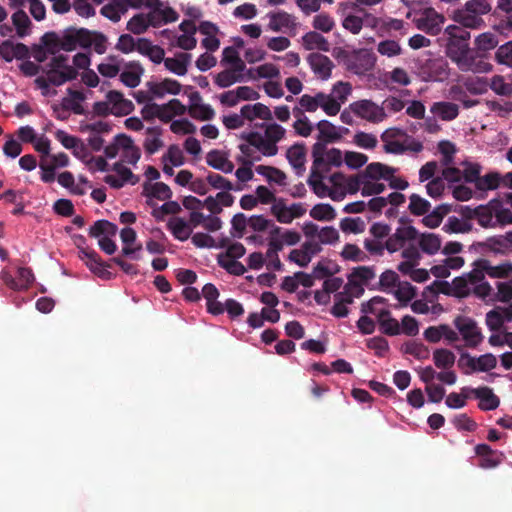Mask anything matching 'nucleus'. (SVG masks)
<instances>
[{
    "instance_id": "obj_1",
    "label": "nucleus",
    "mask_w": 512,
    "mask_h": 512,
    "mask_svg": "<svg viewBox=\"0 0 512 512\" xmlns=\"http://www.w3.org/2000/svg\"><path fill=\"white\" fill-rule=\"evenodd\" d=\"M397 169L381 162H372L355 176V184L362 196H376L383 193L386 183L396 190H405L408 181L396 175Z\"/></svg>"
},
{
    "instance_id": "obj_2",
    "label": "nucleus",
    "mask_w": 512,
    "mask_h": 512,
    "mask_svg": "<svg viewBox=\"0 0 512 512\" xmlns=\"http://www.w3.org/2000/svg\"><path fill=\"white\" fill-rule=\"evenodd\" d=\"M261 128L262 132L256 131L245 135L247 144H241L239 148L245 154L253 147L263 156H275L278 153L277 144L285 138L286 129L275 122L263 124Z\"/></svg>"
},
{
    "instance_id": "obj_3",
    "label": "nucleus",
    "mask_w": 512,
    "mask_h": 512,
    "mask_svg": "<svg viewBox=\"0 0 512 512\" xmlns=\"http://www.w3.org/2000/svg\"><path fill=\"white\" fill-rule=\"evenodd\" d=\"M78 77L76 68L69 63V58L63 54H56L47 65L44 76L35 79V85L44 96L51 93L50 85L60 86Z\"/></svg>"
},
{
    "instance_id": "obj_4",
    "label": "nucleus",
    "mask_w": 512,
    "mask_h": 512,
    "mask_svg": "<svg viewBox=\"0 0 512 512\" xmlns=\"http://www.w3.org/2000/svg\"><path fill=\"white\" fill-rule=\"evenodd\" d=\"M469 39L448 40L447 55L462 71H471L476 73H487L492 69V65L477 60L469 48Z\"/></svg>"
},
{
    "instance_id": "obj_5",
    "label": "nucleus",
    "mask_w": 512,
    "mask_h": 512,
    "mask_svg": "<svg viewBox=\"0 0 512 512\" xmlns=\"http://www.w3.org/2000/svg\"><path fill=\"white\" fill-rule=\"evenodd\" d=\"M491 9L490 0H468L463 7L453 12L452 19L465 28L477 29L484 24L483 15Z\"/></svg>"
},
{
    "instance_id": "obj_6",
    "label": "nucleus",
    "mask_w": 512,
    "mask_h": 512,
    "mask_svg": "<svg viewBox=\"0 0 512 512\" xmlns=\"http://www.w3.org/2000/svg\"><path fill=\"white\" fill-rule=\"evenodd\" d=\"M85 29L70 28L60 34L50 33L44 37L47 51L57 54L59 51H74L83 48Z\"/></svg>"
},
{
    "instance_id": "obj_7",
    "label": "nucleus",
    "mask_w": 512,
    "mask_h": 512,
    "mask_svg": "<svg viewBox=\"0 0 512 512\" xmlns=\"http://www.w3.org/2000/svg\"><path fill=\"white\" fill-rule=\"evenodd\" d=\"M384 151L391 154H402L405 151L420 152L423 149L419 141L412 139L399 128H389L381 135Z\"/></svg>"
},
{
    "instance_id": "obj_8",
    "label": "nucleus",
    "mask_w": 512,
    "mask_h": 512,
    "mask_svg": "<svg viewBox=\"0 0 512 512\" xmlns=\"http://www.w3.org/2000/svg\"><path fill=\"white\" fill-rule=\"evenodd\" d=\"M403 260L397 265V269L404 276H408L412 281L423 283L430 278V272L427 269L420 268L422 255L415 247H408L402 251Z\"/></svg>"
},
{
    "instance_id": "obj_9",
    "label": "nucleus",
    "mask_w": 512,
    "mask_h": 512,
    "mask_svg": "<svg viewBox=\"0 0 512 512\" xmlns=\"http://www.w3.org/2000/svg\"><path fill=\"white\" fill-rule=\"evenodd\" d=\"M453 325L466 347L476 348L483 342L484 336L481 328L473 318L466 315H457L453 320Z\"/></svg>"
},
{
    "instance_id": "obj_10",
    "label": "nucleus",
    "mask_w": 512,
    "mask_h": 512,
    "mask_svg": "<svg viewBox=\"0 0 512 512\" xmlns=\"http://www.w3.org/2000/svg\"><path fill=\"white\" fill-rule=\"evenodd\" d=\"M117 234L115 224L107 220L96 221L89 228V235L98 240L99 247L107 254L112 255L117 250V245L113 240Z\"/></svg>"
},
{
    "instance_id": "obj_11",
    "label": "nucleus",
    "mask_w": 512,
    "mask_h": 512,
    "mask_svg": "<svg viewBox=\"0 0 512 512\" xmlns=\"http://www.w3.org/2000/svg\"><path fill=\"white\" fill-rule=\"evenodd\" d=\"M376 55L369 49H358L345 56L344 65L350 72L362 76L371 71L376 64Z\"/></svg>"
},
{
    "instance_id": "obj_12",
    "label": "nucleus",
    "mask_w": 512,
    "mask_h": 512,
    "mask_svg": "<svg viewBox=\"0 0 512 512\" xmlns=\"http://www.w3.org/2000/svg\"><path fill=\"white\" fill-rule=\"evenodd\" d=\"M306 212L307 207L304 203H288L284 198H278L270 207L271 215L281 224H290L295 219L303 217Z\"/></svg>"
},
{
    "instance_id": "obj_13",
    "label": "nucleus",
    "mask_w": 512,
    "mask_h": 512,
    "mask_svg": "<svg viewBox=\"0 0 512 512\" xmlns=\"http://www.w3.org/2000/svg\"><path fill=\"white\" fill-rule=\"evenodd\" d=\"M312 168L327 172L331 167H340L344 163V154L338 148L323 149L320 143L313 146Z\"/></svg>"
},
{
    "instance_id": "obj_14",
    "label": "nucleus",
    "mask_w": 512,
    "mask_h": 512,
    "mask_svg": "<svg viewBox=\"0 0 512 512\" xmlns=\"http://www.w3.org/2000/svg\"><path fill=\"white\" fill-rule=\"evenodd\" d=\"M455 354L446 348H438L433 352L434 365L442 371L437 374V379L444 384H454L457 375L452 369L455 364Z\"/></svg>"
},
{
    "instance_id": "obj_15",
    "label": "nucleus",
    "mask_w": 512,
    "mask_h": 512,
    "mask_svg": "<svg viewBox=\"0 0 512 512\" xmlns=\"http://www.w3.org/2000/svg\"><path fill=\"white\" fill-rule=\"evenodd\" d=\"M482 272L492 279H509L512 277V261L504 260L493 264L487 259H478L473 263V275L479 278Z\"/></svg>"
},
{
    "instance_id": "obj_16",
    "label": "nucleus",
    "mask_w": 512,
    "mask_h": 512,
    "mask_svg": "<svg viewBox=\"0 0 512 512\" xmlns=\"http://www.w3.org/2000/svg\"><path fill=\"white\" fill-rule=\"evenodd\" d=\"M497 362V358L491 353H486L479 357L462 353L458 359V366L464 373L471 374L475 372H488L496 367Z\"/></svg>"
},
{
    "instance_id": "obj_17",
    "label": "nucleus",
    "mask_w": 512,
    "mask_h": 512,
    "mask_svg": "<svg viewBox=\"0 0 512 512\" xmlns=\"http://www.w3.org/2000/svg\"><path fill=\"white\" fill-rule=\"evenodd\" d=\"M366 24L376 30L378 35L392 34L398 32L400 36L408 33L407 24L401 20L392 17H377L370 13L365 14Z\"/></svg>"
},
{
    "instance_id": "obj_18",
    "label": "nucleus",
    "mask_w": 512,
    "mask_h": 512,
    "mask_svg": "<svg viewBox=\"0 0 512 512\" xmlns=\"http://www.w3.org/2000/svg\"><path fill=\"white\" fill-rule=\"evenodd\" d=\"M143 5L149 9L148 14L152 20L153 27L175 22L178 19V13L166 2L161 0H143Z\"/></svg>"
},
{
    "instance_id": "obj_19",
    "label": "nucleus",
    "mask_w": 512,
    "mask_h": 512,
    "mask_svg": "<svg viewBox=\"0 0 512 512\" xmlns=\"http://www.w3.org/2000/svg\"><path fill=\"white\" fill-rule=\"evenodd\" d=\"M330 184L329 198L334 201H341L347 194L357 191L355 178H347L344 174L335 172L328 177Z\"/></svg>"
},
{
    "instance_id": "obj_20",
    "label": "nucleus",
    "mask_w": 512,
    "mask_h": 512,
    "mask_svg": "<svg viewBox=\"0 0 512 512\" xmlns=\"http://www.w3.org/2000/svg\"><path fill=\"white\" fill-rule=\"evenodd\" d=\"M349 110L358 117L369 122L379 123L386 118L384 108L368 99H362L351 103L349 105Z\"/></svg>"
},
{
    "instance_id": "obj_21",
    "label": "nucleus",
    "mask_w": 512,
    "mask_h": 512,
    "mask_svg": "<svg viewBox=\"0 0 512 512\" xmlns=\"http://www.w3.org/2000/svg\"><path fill=\"white\" fill-rule=\"evenodd\" d=\"M143 0H111L102 6L100 13L112 22H119L129 9H140Z\"/></svg>"
},
{
    "instance_id": "obj_22",
    "label": "nucleus",
    "mask_w": 512,
    "mask_h": 512,
    "mask_svg": "<svg viewBox=\"0 0 512 512\" xmlns=\"http://www.w3.org/2000/svg\"><path fill=\"white\" fill-rule=\"evenodd\" d=\"M416 238L417 230L411 225L403 224L388 237L385 243V248L390 253H394L401 250L407 242L414 241Z\"/></svg>"
},
{
    "instance_id": "obj_23",
    "label": "nucleus",
    "mask_w": 512,
    "mask_h": 512,
    "mask_svg": "<svg viewBox=\"0 0 512 512\" xmlns=\"http://www.w3.org/2000/svg\"><path fill=\"white\" fill-rule=\"evenodd\" d=\"M445 18L439 14L434 8H425L419 13L415 19L416 27L430 34H437L443 25Z\"/></svg>"
},
{
    "instance_id": "obj_24",
    "label": "nucleus",
    "mask_w": 512,
    "mask_h": 512,
    "mask_svg": "<svg viewBox=\"0 0 512 512\" xmlns=\"http://www.w3.org/2000/svg\"><path fill=\"white\" fill-rule=\"evenodd\" d=\"M352 90L351 83L347 81H337L333 84L331 92L327 94L333 116L340 112L342 105L351 96Z\"/></svg>"
},
{
    "instance_id": "obj_25",
    "label": "nucleus",
    "mask_w": 512,
    "mask_h": 512,
    "mask_svg": "<svg viewBox=\"0 0 512 512\" xmlns=\"http://www.w3.org/2000/svg\"><path fill=\"white\" fill-rule=\"evenodd\" d=\"M321 250L322 246H320L318 242L307 240L300 248L293 249L289 253L288 259L300 267H305Z\"/></svg>"
},
{
    "instance_id": "obj_26",
    "label": "nucleus",
    "mask_w": 512,
    "mask_h": 512,
    "mask_svg": "<svg viewBox=\"0 0 512 512\" xmlns=\"http://www.w3.org/2000/svg\"><path fill=\"white\" fill-rule=\"evenodd\" d=\"M187 111L190 116L196 120L207 121L215 116L214 109L203 102L199 92L194 91L189 95V105Z\"/></svg>"
},
{
    "instance_id": "obj_27",
    "label": "nucleus",
    "mask_w": 512,
    "mask_h": 512,
    "mask_svg": "<svg viewBox=\"0 0 512 512\" xmlns=\"http://www.w3.org/2000/svg\"><path fill=\"white\" fill-rule=\"evenodd\" d=\"M147 87L151 99H162L167 95H178L182 88L181 84L177 80L171 78L149 82Z\"/></svg>"
},
{
    "instance_id": "obj_28",
    "label": "nucleus",
    "mask_w": 512,
    "mask_h": 512,
    "mask_svg": "<svg viewBox=\"0 0 512 512\" xmlns=\"http://www.w3.org/2000/svg\"><path fill=\"white\" fill-rule=\"evenodd\" d=\"M308 63L317 78L325 81L331 77L334 64L326 55L312 53L308 57Z\"/></svg>"
},
{
    "instance_id": "obj_29",
    "label": "nucleus",
    "mask_w": 512,
    "mask_h": 512,
    "mask_svg": "<svg viewBox=\"0 0 512 512\" xmlns=\"http://www.w3.org/2000/svg\"><path fill=\"white\" fill-rule=\"evenodd\" d=\"M110 111L115 116H126L134 110V104L131 100L116 90H111L106 94Z\"/></svg>"
},
{
    "instance_id": "obj_30",
    "label": "nucleus",
    "mask_w": 512,
    "mask_h": 512,
    "mask_svg": "<svg viewBox=\"0 0 512 512\" xmlns=\"http://www.w3.org/2000/svg\"><path fill=\"white\" fill-rule=\"evenodd\" d=\"M268 28L273 32H284L297 27L296 17L285 11L268 14Z\"/></svg>"
},
{
    "instance_id": "obj_31",
    "label": "nucleus",
    "mask_w": 512,
    "mask_h": 512,
    "mask_svg": "<svg viewBox=\"0 0 512 512\" xmlns=\"http://www.w3.org/2000/svg\"><path fill=\"white\" fill-rule=\"evenodd\" d=\"M299 104L307 112H315L321 108L326 115L333 116L326 93L319 92L313 96L304 94L300 97Z\"/></svg>"
},
{
    "instance_id": "obj_32",
    "label": "nucleus",
    "mask_w": 512,
    "mask_h": 512,
    "mask_svg": "<svg viewBox=\"0 0 512 512\" xmlns=\"http://www.w3.org/2000/svg\"><path fill=\"white\" fill-rule=\"evenodd\" d=\"M119 157L122 161L135 165L141 156L140 149L134 144V141L124 134L118 135Z\"/></svg>"
},
{
    "instance_id": "obj_33",
    "label": "nucleus",
    "mask_w": 512,
    "mask_h": 512,
    "mask_svg": "<svg viewBox=\"0 0 512 512\" xmlns=\"http://www.w3.org/2000/svg\"><path fill=\"white\" fill-rule=\"evenodd\" d=\"M143 194L147 204L156 206L157 201H165L171 197V190L162 182L147 183L144 185Z\"/></svg>"
},
{
    "instance_id": "obj_34",
    "label": "nucleus",
    "mask_w": 512,
    "mask_h": 512,
    "mask_svg": "<svg viewBox=\"0 0 512 512\" xmlns=\"http://www.w3.org/2000/svg\"><path fill=\"white\" fill-rule=\"evenodd\" d=\"M512 320V303L505 307H497L486 314L485 322L492 331H498L505 322Z\"/></svg>"
},
{
    "instance_id": "obj_35",
    "label": "nucleus",
    "mask_w": 512,
    "mask_h": 512,
    "mask_svg": "<svg viewBox=\"0 0 512 512\" xmlns=\"http://www.w3.org/2000/svg\"><path fill=\"white\" fill-rule=\"evenodd\" d=\"M144 69L137 62H129L125 65H122V69L120 71V81L129 88L137 87L143 76Z\"/></svg>"
},
{
    "instance_id": "obj_36",
    "label": "nucleus",
    "mask_w": 512,
    "mask_h": 512,
    "mask_svg": "<svg viewBox=\"0 0 512 512\" xmlns=\"http://www.w3.org/2000/svg\"><path fill=\"white\" fill-rule=\"evenodd\" d=\"M470 393L479 400L478 407L483 411L495 410L499 407L500 399L488 386L471 389Z\"/></svg>"
},
{
    "instance_id": "obj_37",
    "label": "nucleus",
    "mask_w": 512,
    "mask_h": 512,
    "mask_svg": "<svg viewBox=\"0 0 512 512\" xmlns=\"http://www.w3.org/2000/svg\"><path fill=\"white\" fill-rule=\"evenodd\" d=\"M54 135L56 140L59 141L64 148L72 150L76 157L82 158L85 156L86 149L80 138L70 135L64 130H57Z\"/></svg>"
},
{
    "instance_id": "obj_38",
    "label": "nucleus",
    "mask_w": 512,
    "mask_h": 512,
    "mask_svg": "<svg viewBox=\"0 0 512 512\" xmlns=\"http://www.w3.org/2000/svg\"><path fill=\"white\" fill-rule=\"evenodd\" d=\"M316 129L318 132L317 139L324 143L338 141L343 136V129L327 120L319 121L316 125ZM344 131H347V129H344Z\"/></svg>"
},
{
    "instance_id": "obj_39",
    "label": "nucleus",
    "mask_w": 512,
    "mask_h": 512,
    "mask_svg": "<svg viewBox=\"0 0 512 512\" xmlns=\"http://www.w3.org/2000/svg\"><path fill=\"white\" fill-rule=\"evenodd\" d=\"M190 223L187 220L180 216H172L169 218L167 222V228L173 237L179 241L188 240L193 231L191 230Z\"/></svg>"
},
{
    "instance_id": "obj_40",
    "label": "nucleus",
    "mask_w": 512,
    "mask_h": 512,
    "mask_svg": "<svg viewBox=\"0 0 512 512\" xmlns=\"http://www.w3.org/2000/svg\"><path fill=\"white\" fill-rule=\"evenodd\" d=\"M162 163L163 172L166 175L172 176L174 174V168L184 163L182 150L177 145H171L162 156Z\"/></svg>"
},
{
    "instance_id": "obj_41",
    "label": "nucleus",
    "mask_w": 512,
    "mask_h": 512,
    "mask_svg": "<svg viewBox=\"0 0 512 512\" xmlns=\"http://www.w3.org/2000/svg\"><path fill=\"white\" fill-rule=\"evenodd\" d=\"M240 112L243 119H247L248 121H254L256 119L269 121L272 119V112L270 108L260 102L244 105Z\"/></svg>"
},
{
    "instance_id": "obj_42",
    "label": "nucleus",
    "mask_w": 512,
    "mask_h": 512,
    "mask_svg": "<svg viewBox=\"0 0 512 512\" xmlns=\"http://www.w3.org/2000/svg\"><path fill=\"white\" fill-rule=\"evenodd\" d=\"M182 34L177 37L176 45L184 50H192L197 44V40L194 37L196 33V26L193 21H183L179 25Z\"/></svg>"
},
{
    "instance_id": "obj_43",
    "label": "nucleus",
    "mask_w": 512,
    "mask_h": 512,
    "mask_svg": "<svg viewBox=\"0 0 512 512\" xmlns=\"http://www.w3.org/2000/svg\"><path fill=\"white\" fill-rule=\"evenodd\" d=\"M470 277L474 280L471 292L485 302H494V289L491 284L485 280V274L482 272V276L478 278L473 275L472 269L470 271Z\"/></svg>"
},
{
    "instance_id": "obj_44",
    "label": "nucleus",
    "mask_w": 512,
    "mask_h": 512,
    "mask_svg": "<svg viewBox=\"0 0 512 512\" xmlns=\"http://www.w3.org/2000/svg\"><path fill=\"white\" fill-rule=\"evenodd\" d=\"M206 163L223 173H232L234 164L229 160L227 153L220 150H212L206 155Z\"/></svg>"
},
{
    "instance_id": "obj_45",
    "label": "nucleus",
    "mask_w": 512,
    "mask_h": 512,
    "mask_svg": "<svg viewBox=\"0 0 512 512\" xmlns=\"http://www.w3.org/2000/svg\"><path fill=\"white\" fill-rule=\"evenodd\" d=\"M198 30L205 36L202 40V45L209 51H216L220 46V41L217 37L219 33L218 27L212 22H202Z\"/></svg>"
},
{
    "instance_id": "obj_46",
    "label": "nucleus",
    "mask_w": 512,
    "mask_h": 512,
    "mask_svg": "<svg viewBox=\"0 0 512 512\" xmlns=\"http://www.w3.org/2000/svg\"><path fill=\"white\" fill-rule=\"evenodd\" d=\"M325 173V171H319L311 168V173L308 179L309 186L320 198H329L328 188H330V184L328 183V178L324 176Z\"/></svg>"
},
{
    "instance_id": "obj_47",
    "label": "nucleus",
    "mask_w": 512,
    "mask_h": 512,
    "mask_svg": "<svg viewBox=\"0 0 512 512\" xmlns=\"http://www.w3.org/2000/svg\"><path fill=\"white\" fill-rule=\"evenodd\" d=\"M133 176L130 169L123 166L121 163L114 165L113 173L107 174L104 177V182L112 188L118 189L124 186Z\"/></svg>"
},
{
    "instance_id": "obj_48",
    "label": "nucleus",
    "mask_w": 512,
    "mask_h": 512,
    "mask_svg": "<svg viewBox=\"0 0 512 512\" xmlns=\"http://www.w3.org/2000/svg\"><path fill=\"white\" fill-rule=\"evenodd\" d=\"M417 243L422 252L428 255H435L442 248V239L435 233H417Z\"/></svg>"
},
{
    "instance_id": "obj_49",
    "label": "nucleus",
    "mask_w": 512,
    "mask_h": 512,
    "mask_svg": "<svg viewBox=\"0 0 512 512\" xmlns=\"http://www.w3.org/2000/svg\"><path fill=\"white\" fill-rule=\"evenodd\" d=\"M120 239L124 255L130 256L142 250V244L137 241V233L133 228L124 227L120 231Z\"/></svg>"
},
{
    "instance_id": "obj_50",
    "label": "nucleus",
    "mask_w": 512,
    "mask_h": 512,
    "mask_svg": "<svg viewBox=\"0 0 512 512\" xmlns=\"http://www.w3.org/2000/svg\"><path fill=\"white\" fill-rule=\"evenodd\" d=\"M255 171L258 175L264 177V179L270 184V185H277V186H286L287 185V176L286 174L273 166L268 165H258L255 168Z\"/></svg>"
},
{
    "instance_id": "obj_51",
    "label": "nucleus",
    "mask_w": 512,
    "mask_h": 512,
    "mask_svg": "<svg viewBox=\"0 0 512 512\" xmlns=\"http://www.w3.org/2000/svg\"><path fill=\"white\" fill-rule=\"evenodd\" d=\"M191 56L186 53H178L174 57H168L164 60L165 68L177 75L184 76L187 74Z\"/></svg>"
},
{
    "instance_id": "obj_52",
    "label": "nucleus",
    "mask_w": 512,
    "mask_h": 512,
    "mask_svg": "<svg viewBox=\"0 0 512 512\" xmlns=\"http://www.w3.org/2000/svg\"><path fill=\"white\" fill-rule=\"evenodd\" d=\"M251 77L255 80L265 79L267 81L281 79L280 67L272 62H264L250 69Z\"/></svg>"
},
{
    "instance_id": "obj_53",
    "label": "nucleus",
    "mask_w": 512,
    "mask_h": 512,
    "mask_svg": "<svg viewBox=\"0 0 512 512\" xmlns=\"http://www.w3.org/2000/svg\"><path fill=\"white\" fill-rule=\"evenodd\" d=\"M122 65L123 59L115 55H109L98 64L97 70L103 77L114 78L118 74L120 75Z\"/></svg>"
},
{
    "instance_id": "obj_54",
    "label": "nucleus",
    "mask_w": 512,
    "mask_h": 512,
    "mask_svg": "<svg viewBox=\"0 0 512 512\" xmlns=\"http://www.w3.org/2000/svg\"><path fill=\"white\" fill-rule=\"evenodd\" d=\"M187 112V107L178 99H172L165 104H161V122L168 123L175 120V117H181Z\"/></svg>"
},
{
    "instance_id": "obj_55",
    "label": "nucleus",
    "mask_w": 512,
    "mask_h": 512,
    "mask_svg": "<svg viewBox=\"0 0 512 512\" xmlns=\"http://www.w3.org/2000/svg\"><path fill=\"white\" fill-rule=\"evenodd\" d=\"M361 311L363 314L374 316L379 320L381 317H384L389 310L385 299L380 296H375L362 304Z\"/></svg>"
},
{
    "instance_id": "obj_56",
    "label": "nucleus",
    "mask_w": 512,
    "mask_h": 512,
    "mask_svg": "<svg viewBox=\"0 0 512 512\" xmlns=\"http://www.w3.org/2000/svg\"><path fill=\"white\" fill-rule=\"evenodd\" d=\"M301 42L302 46L306 50H320L324 52H328L330 50V44L328 40L315 31H310L303 35Z\"/></svg>"
},
{
    "instance_id": "obj_57",
    "label": "nucleus",
    "mask_w": 512,
    "mask_h": 512,
    "mask_svg": "<svg viewBox=\"0 0 512 512\" xmlns=\"http://www.w3.org/2000/svg\"><path fill=\"white\" fill-rule=\"evenodd\" d=\"M28 53L27 47L24 44H14L10 41H4L0 45V56L7 62L13 59H22Z\"/></svg>"
},
{
    "instance_id": "obj_58",
    "label": "nucleus",
    "mask_w": 512,
    "mask_h": 512,
    "mask_svg": "<svg viewBox=\"0 0 512 512\" xmlns=\"http://www.w3.org/2000/svg\"><path fill=\"white\" fill-rule=\"evenodd\" d=\"M495 202L491 201L486 206H479L474 210L473 216L478 224L484 228L496 227L494 215Z\"/></svg>"
},
{
    "instance_id": "obj_59",
    "label": "nucleus",
    "mask_w": 512,
    "mask_h": 512,
    "mask_svg": "<svg viewBox=\"0 0 512 512\" xmlns=\"http://www.w3.org/2000/svg\"><path fill=\"white\" fill-rule=\"evenodd\" d=\"M430 111L443 121H451L459 114L458 105L451 102H436L431 106Z\"/></svg>"
},
{
    "instance_id": "obj_60",
    "label": "nucleus",
    "mask_w": 512,
    "mask_h": 512,
    "mask_svg": "<svg viewBox=\"0 0 512 512\" xmlns=\"http://www.w3.org/2000/svg\"><path fill=\"white\" fill-rule=\"evenodd\" d=\"M91 47L97 54H104L107 50V38L101 33L85 29L83 48Z\"/></svg>"
},
{
    "instance_id": "obj_61",
    "label": "nucleus",
    "mask_w": 512,
    "mask_h": 512,
    "mask_svg": "<svg viewBox=\"0 0 512 512\" xmlns=\"http://www.w3.org/2000/svg\"><path fill=\"white\" fill-rule=\"evenodd\" d=\"M473 281L472 277H470V272L454 278L450 285L451 293L461 298L468 296L472 291Z\"/></svg>"
},
{
    "instance_id": "obj_62",
    "label": "nucleus",
    "mask_w": 512,
    "mask_h": 512,
    "mask_svg": "<svg viewBox=\"0 0 512 512\" xmlns=\"http://www.w3.org/2000/svg\"><path fill=\"white\" fill-rule=\"evenodd\" d=\"M481 251L491 252L496 255H506L509 253L503 235L487 238L485 241L478 243Z\"/></svg>"
},
{
    "instance_id": "obj_63",
    "label": "nucleus",
    "mask_w": 512,
    "mask_h": 512,
    "mask_svg": "<svg viewBox=\"0 0 512 512\" xmlns=\"http://www.w3.org/2000/svg\"><path fill=\"white\" fill-rule=\"evenodd\" d=\"M500 186L504 187V175L498 172H490L481 176L475 185L476 189L480 191L495 190Z\"/></svg>"
},
{
    "instance_id": "obj_64",
    "label": "nucleus",
    "mask_w": 512,
    "mask_h": 512,
    "mask_svg": "<svg viewBox=\"0 0 512 512\" xmlns=\"http://www.w3.org/2000/svg\"><path fill=\"white\" fill-rule=\"evenodd\" d=\"M499 44L497 35L487 31L477 35L474 39L475 49L478 52L486 53L495 49Z\"/></svg>"
}]
</instances>
